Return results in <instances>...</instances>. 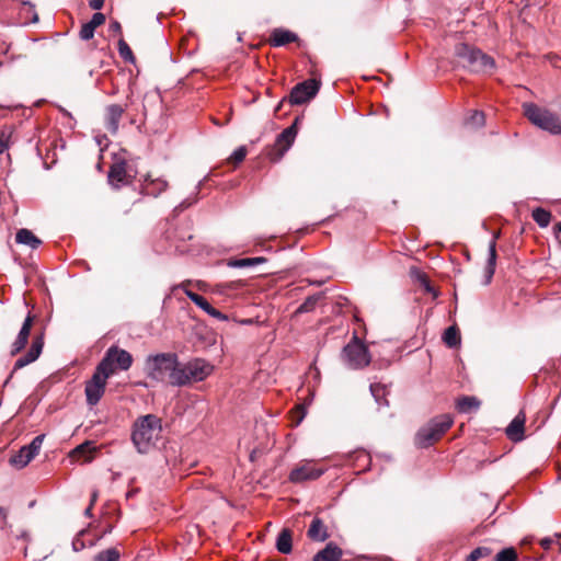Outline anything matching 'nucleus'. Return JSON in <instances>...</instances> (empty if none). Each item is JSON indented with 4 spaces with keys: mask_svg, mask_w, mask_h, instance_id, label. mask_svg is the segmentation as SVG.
<instances>
[{
    "mask_svg": "<svg viewBox=\"0 0 561 561\" xmlns=\"http://www.w3.org/2000/svg\"><path fill=\"white\" fill-rule=\"evenodd\" d=\"M162 421L154 414L138 417L133 425L131 442L139 454H147L161 438Z\"/></svg>",
    "mask_w": 561,
    "mask_h": 561,
    "instance_id": "nucleus-1",
    "label": "nucleus"
},
{
    "mask_svg": "<svg viewBox=\"0 0 561 561\" xmlns=\"http://www.w3.org/2000/svg\"><path fill=\"white\" fill-rule=\"evenodd\" d=\"M454 55L462 68L473 73H491L495 68V60L490 55L466 43L457 44Z\"/></svg>",
    "mask_w": 561,
    "mask_h": 561,
    "instance_id": "nucleus-2",
    "label": "nucleus"
},
{
    "mask_svg": "<svg viewBox=\"0 0 561 561\" xmlns=\"http://www.w3.org/2000/svg\"><path fill=\"white\" fill-rule=\"evenodd\" d=\"M524 115L542 130L552 135L561 134V121L559 116L547 108L540 107L535 103L523 104Z\"/></svg>",
    "mask_w": 561,
    "mask_h": 561,
    "instance_id": "nucleus-3",
    "label": "nucleus"
},
{
    "mask_svg": "<svg viewBox=\"0 0 561 561\" xmlns=\"http://www.w3.org/2000/svg\"><path fill=\"white\" fill-rule=\"evenodd\" d=\"M454 419L449 414H442L433 417L425 426L419 430L416 434V444L422 447H428L438 440L446 431L453 425Z\"/></svg>",
    "mask_w": 561,
    "mask_h": 561,
    "instance_id": "nucleus-4",
    "label": "nucleus"
},
{
    "mask_svg": "<svg viewBox=\"0 0 561 561\" xmlns=\"http://www.w3.org/2000/svg\"><path fill=\"white\" fill-rule=\"evenodd\" d=\"M175 360V353L149 355L145 360V371L147 377L160 382L168 381Z\"/></svg>",
    "mask_w": 561,
    "mask_h": 561,
    "instance_id": "nucleus-5",
    "label": "nucleus"
},
{
    "mask_svg": "<svg viewBox=\"0 0 561 561\" xmlns=\"http://www.w3.org/2000/svg\"><path fill=\"white\" fill-rule=\"evenodd\" d=\"M133 365V356L126 350L116 345L110 346L101 362L98 364L99 370L105 373V377H111L116 369L128 370Z\"/></svg>",
    "mask_w": 561,
    "mask_h": 561,
    "instance_id": "nucleus-6",
    "label": "nucleus"
},
{
    "mask_svg": "<svg viewBox=\"0 0 561 561\" xmlns=\"http://www.w3.org/2000/svg\"><path fill=\"white\" fill-rule=\"evenodd\" d=\"M341 358L350 369H360L370 363L367 346L356 335L343 347Z\"/></svg>",
    "mask_w": 561,
    "mask_h": 561,
    "instance_id": "nucleus-7",
    "label": "nucleus"
},
{
    "mask_svg": "<svg viewBox=\"0 0 561 561\" xmlns=\"http://www.w3.org/2000/svg\"><path fill=\"white\" fill-rule=\"evenodd\" d=\"M321 87L320 80L317 79H308L298 84H296L288 96V101L293 105H300L306 102H309L313 99Z\"/></svg>",
    "mask_w": 561,
    "mask_h": 561,
    "instance_id": "nucleus-8",
    "label": "nucleus"
},
{
    "mask_svg": "<svg viewBox=\"0 0 561 561\" xmlns=\"http://www.w3.org/2000/svg\"><path fill=\"white\" fill-rule=\"evenodd\" d=\"M108 377H105L104 371H100L96 366L95 371L92 375V378L85 383V397L87 403L89 405H95L102 398L105 392L106 380Z\"/></svg>",
    "mask_w": 561,
    "mask_h": 561,
    "instance_id": "nucleus-9",
    "label": "nucleus"
},
{
    "mask_svg": "<svg viewBox=\"0 0 561 561\" xmlns=\"http://www.w3.org/2000/svg\"><path fill=\"white\" fill-rule=\"evenodd\" d=\"M43 346H44V336H43V334L36 335L33 339L32 345H31L30 350L26 352V354H24L23 356L19 357L15 360L14 366H13V370L10 374V376L7 378V380L4 381V386H7L10 382V379L12 378V375L16 370H19V369H21V368L32 364L33 362H35L39 357V355H41V353L43 351Z\"/></svg>",
    "mask_w": 561,
    "mask_h": 561,
    "instance_id": "nucleus-10",
    "label": "nucleus"
},
{
    "mask_svg": "<svg viewBox=\"0 0 561 561\" xmlns=\"http://www.w3.org/2000/svg\"><path fill=\"white\" fill-rule=\"evenodd\" d=\"M324 470L317 468L312 461H305L290 471L289 481L293 483H301L309 480H316L320 478Z\"/></svg>",
    "mask_w": 561,
    "mask_h": 561,
    "instance_id": "nucleus-11",
    "label": "nucleus"
},
{
    "mask_svg": "<svg viewBox=\"0 0 561 561\" xmlns=\"http://www.w3.org/2000/svg\"><path fill=\"white\" fill-rule=\"evenodd\" d=\"M34 317L28 313L23 321V324L18 333L16 339L11 345L10 354L12 356L19 354L27 344Z\"/></svg>",
    "mask_w": 561,
    "mask_h": 561,
    "instance_id": "nucleus-12",
    "label": "nucleus"
},
{
    "mask_svg": "<svg viewBox=\"0 0 561 561\" xmlns=\"http://www.w3.org/2000/svg\"><path fill=\"white\" fill-rule=\"evenodd\" d=\"M186 296L190 298L191 301H193L197 307H199L202 310H204L207 314H209L213 318H216L220 321H227L228 316L224 314L218 309L214 308L208 300L194 291L187 290Z\"/></svg>",
    "mask_w": 561,
    "mask_h": 561,
    "instance_id": "nucleus-13",
    "label": "nucleus"
},
{
    "mask_svg": "<svg viewBox=\"0 0 561 561\" xmlns=\"http://www.w3.org/2000/svg\"><path fill=\"white\" fill-rule=\"evenodd\" d=\"M525 421V413L520 411L506 427L505 434L512 442L516 443L524 439Z\"/></svg>",
    "mask_w": 561,
    "mask_h": 561,
    "instance_id": "nucleus-14",
    "label": "nucleus"
},
{
    "mask_svg": "<svg viewBox=\"0 0 561 561\" xmlns=\"http://www.w3.org/2000/svg\"><path fill=\"white\" fill-rule=\"evenodd\" d=\"M125 112V107L119 104H111L105 110L106 128L110 133L116 134L119 122Z\"/></svg>",
    "mask_w": 561,
    "mask_h": 561,
    "instance_id": "nucleus-15",
    "label": "nucleus"
},
{
    "mask_svg": "<svg viewBox=\"0 0 561 561\" xmlns=\"http://www.w3.org/2000/svg\"><path fill=\"white\" fill-rule=\"evenodd\" d=\"M342 557L343 550L335 542L330 541L313 556L312 561H341Z\"/></svg>",
    "mask_w": 561,
    "mask_h": 561,
    "instance_id": "nucleus-16",
    "label": "nucleus"
},
{
    "mask_svg": "<svg viewBox=\"0 0 561 561\" xmlns=\"http://www.w3.org/2000/svg\"><path fill=\"white\" fill-rule=\"evenodd\" d=\"M297 122L298 118L277 136L276 146L279 148L280 154H284L291 147L297 135Z\"/></svg>",
    "mask_w": 561,
    "mask_h": 561,
    "instance_id": "nucleus-17",
    "label": "nucleus"
},
{
    "mask_svg": "<svg viewBox=\"0 0 561 561\" xmlns=\"http://www.w3.org/2000/svg\"><path fill=\"white\" fill-rule=\"evenodd\" d=\"M307 536L312 541L324 542L330 537V534L323 520L314 517L307 530Z\"/></svg>",
    "mask_w": 561,
    "mask_h": 561,
    "instance_id": "nucleus-18",
    "label": "nucleus"
},
{
    "mask_svg": "<svg viewBox=\"0 0 561 561\" xmlns=\"http://www.w3.org/2000/svg\"><path fill=\"white\" fill-rule=\"evenodd\" d=\"M105 22V15L96 12L92 15L91 20L81 26L79 36L82 41H89L94 36V31L98 26Z\"/></svg>",
    "mask_w": 561,
    "mask_h": 561,
    "instance_id": "nucleus-19",
    "label": "nucleus"
},
{
    "mask_svg": "<svg viewBox=\"0 0 561 561\" xmlns=\"http://www.w3.org/2000/svg\"><path fill=\"white\" fill-rule=\"evenodd\" d=\"M168 382L174 387H183L188 385L187 375L185 373L184 364L179 362V357L176 356V360L173 364L172 371L170 373V378Z\"/></svg>",
    "mask_w": 561,
    "mask_h": 561,
    "instance_id": "nucleus-20",
    "label": "nucleus"
},
{
    "mask_svg": "<svg viewBox=\"0 0 561 561\" xmlns=\"http://www.w3.org/2000/svg\"><path fill=\"white\" fill-rule=\"evenodd\" d=\"M108 182L119 187L121 184L127 183V172L125 161L114 163L108 171Z\"/></svg>",
    "mask_w": 561,
    "mask_h": 561,
    "instance_id": "nucleus-21",
    "label": "nucleus"
},
{
    "mask_svg": "<svg viewBox=\"0 0 561 561\" xmlns=\"http://www.w3.org/2000/svg\"><path fill=\"white\" fill-rule=\"evenodd\" d=\"M297 39L298 36L294 32L284 28H275L271 34V44L274 47H282Z\"/></svg>",
    "mask_w": 561,
    "mask_h": 561,
    "instance_id": "nucleus-22",
    "label": "nucleus"
},
{
    "mask_svg": "<svg viewBox=\"0 0 561 561\" xmlns=\"http://www.w3.org/2000/svg\"><path fill=\"white\" fill-rule=\"evenodd\" d=\"M168 187V182L162 179H152L150 175L146 176L144 181V190L148 195L153 197L159 196Z\"/></svg>",
    "mask_w": 561,
    "mask_h": 561,
    "instance_id": "nucleus-23",
    "label": "nucleus"
},
{
    "mask_svg": "<svg viewBox=\"0 0 561 561\" xmlns=\"http://www.w3.org/2000/svg\"><path fill=\"white\" fill-rule=\"evenodd\" d=\"M497 254L494 248V242H489L488 260L484 267V285H489L495 273Z\"/></svg>",
    "mask_w": 561,
    "mask_h": 561,
    "instance_id": "nucleus-24",
    "label": "nucleus"
},
{
    "mask_svg": "<svg viewBox=\"0 0 561 561\" xmlns=\"http://www.w3.org/2000/svg\"><path fill=\"white\" fill-rule=\"evenodd\" d=\"M190 364L195 376V381H203L206 379L211 374L214 368L210 364L201 358H195L191 360Z\"/></svg>",
    "mask_w": 561,
    "mask_h": 561,
    "instance_id": "nucleus-25",
    "label": "nucleus"
},
{
    "mask_svg": "<svg viewBox=\"0 0 561 561\" xmlns=\"http://www.w3.org/2000/svg\"><path fill=\"white\" fill-rule=\"evenodd\" d=\"M15 241L19 244L27 245L33 250L37 249L42 244V241L26 228L18 230L15 234Z\"/></svg>",
    "mask_w": 561,
    "mask_h": 561,
    "instance_id": "nucleus-26",
    "label": "nucleus"
},
{
    "mask_svg": "<svg viewBox=\"0 0 561 561\" xmlns=\"http://www.w3.org/2000/svg\"><path fill=\"white\" fill-rule=\"evenodd\" d=\"M276 549L284 554H288L293 550V536L288 528L282 529L276 539Z\"/></svg>",
    "mask_w": 561,
    "mask_h": 561,
    "instance_id": "nucleus-27",
    "label": "nucleus"
},
{
    "mask_svg": "<svg viewBox=\"0 0 561 561\" xmlns=\"http://www.w3.org/2000/svg\"><path fill=\"white\" fill-rule=\"evenodd\" d=\"M266 262V259L263 256H256V257H245V259H234L229 261L228 265L230 267H237V268H243V267H250L254 266L261 263Z\"/></svg>",
    "mask_w": 561,
    "mask_h": 561,
    "instance_id": "nucleus-28",
    "label": "nucleus"
},
{
    "mask_svg": "<svg viewBox=\"0 0 561 561\" xmlns=\"http://www.w3.org/2000/svg\"><path fill=\"white\" fill-rule=\"evenodd\" d=\"M480 407V401L476 397H462L457 401V409L461 413H468L471 410H477Z\"/></svg>",
    "mask_w": 561,
    "mask_h": 561,
    "instance_id": "nucleus-29",
    "label": "nucleus"
},
{
    "mask_svg": "<svg viewBox=\"0 0 561 561\" xmlns=\"http://www.w3.org/2000/svg\"><path fill=\"white\" fill-rule=\"evenodd\" d=\"M531 217L533 219L535 220V222L540 227V228H546L549 226L550 221H551V214L550 211L541 208V207H537L533 210V214H531Z\"/></svg>",
    "mask_w": 561,
    "mask_h": 561,
    "instance_id": "nucleus-30",
    "label": "nucleus"
},
{
    "mask_svg": "<svg viewBox=\"0 0 561 561\" xmlns=\"http://www.w3.org/2000/svg\"><path fill=\"white\" fill-rule=\"evenodd\" d=\"M322 293H318L307 297L305 301L297 308L296 313L299 314L311 312L316 308L318 301L322 298Z\"/></svg>",
    "mask_w": 561,
    "mask_h": 561,
    "instance_id": "nucleus-31",
    "label": "nucleus"
},
{
    "mask_svg": "<svg viewBox=\"0 0 561 561\" xmlns=\"http://www.w3.org/2000/svg\"><path fill=\"white\" fill-rule=\"evenodd\" d=\"M443 341L449 347H456L460 344V334L455 325L448 327L443 335Z\"/></svg>",
    "mask_w": 561,
    "mask_h": 561,
    "instance_id": "nucleus-32",
    "label": "nucleus"
},
{
    "mask_svg": "<svg viewBox=\"0 0 561 561\" xmlns=\"http://www.w3.org/2000/svg\"><path fill=\"white\" fill-rule=\"evenodd\" d=\"M33 459L34 457H30L28 453L24 451V447H21V449L10 458V463L13 467L22 469L26 467Z\"/></svg>",
    "mask_w": 561,
    "mask_h": 561,
    "instance_id": "nucleus-33",
    "label": "nucleus"
},
{
    "mask_svg": "<svg viewBox=\"0 0 561 561\" xmlns=\"http://www.w3.org/2000/svg\"><path fill=\"white\" fill-rule=\"evenodd\" d=\"M371 396L375 398L378 405H388L386 396L388 393L386 387L381 383H371L370 387Z\"/></svg>",
    "mask_w": 561,
    "mask_h": 561,
    "instance_id": "nucleus-34",
    "label": "nucleus"
},
{
    "mask_svg": "<svg viewBox=\"0 0 561 561\" xmlns=\"http://www.w3.org/2000/svg\"><path fill=\"white\" fill-rule=\"evenodd\" d=\"M44 438V434L35 436L28 445L23 446L24 451L28 453L30 457L35 458L39 454Z\"/></svg>",
    "mask_w": 561,
    "mask_h": 561,
    "instance_id": "nucleus-35",
    "label": "nucleus"
},
{
    "mask_svg": "<svg viewBox=\"0 0 561 561\" xmlns=\"http://www.w3.org/2000/svg\"><path fill=\"white\" fill-rule=\"evenodd\" d=\"M517 558L516 549L514 547H507L495 554L494 561H517Z\"/></svg>",
    "mask_w": 561,
    "mask_h": 561,
    "instance_id": "nucleus-36",
    "label": "nucleus"
},
{
    "mask_svg": "<svg viewBox=\"0 0 561 561\" xmlns=\"http://www.w3.org/2000/svg\"><path fill=\"white\" fill-rule=\"evenodd\" d=\"M118 54L126 62H135V56L124 38H119L118 41Z\"/></svg>",
    "mask_w": 561,
    "mask_h": 561,
    "instance_id": "nucleus-37",
    "label": "nucleus"
},
{
    "mask_svg": "<svg viewBox=\"0 0 561 561\" xmlns=\"http://www.w3.org/2000/svg\"><path fill=\"white\" fill-rule=\"evenodd\" d=\"M119 557L121 553L116 548H110L99 552L94 557V561H118Z\"/></svg>",
    "mask_w": 561,
    "mask_h": 561,
    "instance_id": "nucleus-38",
    "label": "nucleus"
},
{
    "mask_svg": "<svg viewBox=\"0 0 561 561\" xmlns=\"http://www.w3.org/2000/svg\"><path fill=\"white\" fill-rule=\"evenodd\" d=\"M485 123L484 113L482 111H472L466 119V124L472 127H482Z\"/></svg>",
    "mask_w": 561,
    "mask_h": 561,
    "instance_id": "nucleus-39",
    "label": "nucleus"
},
{
    "mask_svg": "<svg viewBox=\"0 0 561 561\" xmlns=\"http://www.w3.org/2000/svg\"><path fill=\"white\" fill-rule=\"evenodd\" d=\"M491 554H492L491 548L481 546V547H477L476 549H473L467 558H469L473 561H478V560L486 558Z\"/></svg>",
    "mask_w": 561,
    "mask_h": 561,
    "instance_id": "nucleus-40",
    "label": "nucleus"
},
{
    "mask_svg": "<svg viewBox=\"0 0 561 561\" xmlns=\"http://www.w3.org/2000/svg\"><path fill=\"white\" fill-rule=\"evenodd\" d=\"M245 156H247V148L244 146H241L232 152L230 159L232 160V162L238 164L244 160Z\"/></svg>",
    "mask_w": 561,
    "mask_h": 561,
    "instance_id": "nucleus-41",
    "label": "nucleus"
},
{
    "mask_svg": "<svg viewBox=\"0 0 561 561\" xmlns=\"http://www.w3.org/2000/svg\"><path fill=\"white\" fill-rule=\"evenodd\" d=\"M10 137H11V134L1 131V134H0V154H2L9 148Z\"/></svg>",
    "mask_w": 561,
    "mask_h": 561,
    "instance_id": "nucleus-42",
    "label": "nucleus"
},
{
    "mask_svg": "<svg viewBox=\"0 0 561 561\" xmlns=\"http://www.w3.org/2000/svg\"><path fill=\"white\" fill-rule=\"evenodd\" d=\"M22 5L26 7L28 9V12L32 13V19H31V22L32 23H37L38 22V14L36 13L35 11V4L28 0H23L22 1Z\"/></svg>",
    "mask_w": 561,
    "mask_h": 561,
    "instance_id": "nucleus-43",
    "label": "nucleus"
},
{
    "mask_svg": "<svg viewBox=\"0 0 561 561\" xmlns=\"http://www.w3.org/2000/svg\"><path fill=\"white\" fill-rule=\"evenodd\" d=\"M194 203H196V198H190V197L185 198L178 206H175L174 213L183 211L184 209H186L190 206H192Z\"/></svg>",
    "mask_w": 561,
    "mask_h": 561,
    "instance_id": "nucleus-44",
    "label": "nucleus"
},
{
    "mask_svg": "<svg viewBox=\"0 0 561 561\" xmlns=\"http://www.w3.org/2000/svg\"><path fill=\"white\" fill-rule=\"evenodd\" d=\"M184 366H185V373L187 375L188 383L195 381V376H194V373H193L190 362L184 364Z\"/></svg>",
    "mask_w": 561,
    "mask_h": 561,
    "instance_id": "nucleus-45",
    "label": "nucleus"
},
{
    "mask_svg": "<svg viewBox=\"0 0 561 561\" xmlns=\"http://www.w3.org/2000/svg\"><path fill=\"white\" fill-rule=\"evenodd\" d=\"M110 31L116 34L122 33V25L118 21H112L110 24Z\"/></svg>",
    "mask_w": 561,
    "mask_h": 561,
    "instance_id": "nucleus-46",
    "label": "nucleus"
},
{
    "mask_svg": "<svg viewBox=\"0 0 561 561\" xmlns=\"http://www.w3.org/2000/svg\"><path fill=\"white\" fill-rule=\"evenodd\" d=\"M105 0H90L89 5L93 10H100L104 5Z\"/></svg>",
    "mask_w": 561,
    "mask_h": 561,
    "instance_id": "nucleus-47",
    "label": "nucleus"
},
{
    "mask_svg": "<svg viewBox=\"0 0 561 561\" xmlns=\"http://www.w3.org/2000/svg\"><path fill=\"white\" fill-rule=\"evenodd\" d=\"M552 543H553V540L551 538H543L540 540V546L546 550H548Z\"/></svg>",
    "mask_w": 561,
    "mask_h": 561,
    "instance_id": "nucleus-48",
    "label": "nucleus"
},
{
    "mask_svg": "<svg viewBox=\"0 0 561 561\" xmlns=\"http://www.w3.org/2000/svg\"><path fill=\"white\" fill-rule=\"evenodd\" d=\"M8 516V512L4 507L0 506V518L5 520Z\"/></svg>",
    "mask_w": 561,
    "mask_h": 561,
    "instance_id": "nucleus-49",
    "label": "nucleus"
},
{
    "mask_svg": "<svg viewBox=\"0 0 561 561\" xmlns=\"http://www.w3.org/2000/svg\"><path fill=\"white\" fill-rule=\"evenodd\" d=\"M500 237V231H495L492 236V239L490 242H494V248L496 249V240L499 239Z\"/></svg>",
    "mask_w": 561,
    "mask_h": 561,
    "instance_id": "nucleus-50",
    "label": "nucleus"
},
{
    "mask_svg": "<svg viewBox=\"0 0 561 561\" xmlns=\"http://www.w3.org/2000/svg\"><path fill=\"white\" fill-rule=\"evenodd\" d=\"M92 506H93V505H91V504H90V505L85 508V511H84V515H85L87 517H91V516H92Z\"/></svg>",
    "mask_w": 561,
    "mask_h": 561,
    "instance_id": "nucleus-51",
    "label": "nucleus"
},
{
    "mask_svg": "<svg viewBox=\"0 0 561 561\" xmlns=\"http://www.w3.org/2000/svg\"><path fill=\"white\" fill-rule=\"evenodd\" d=\"M96 499H98V492H96V491H94V492L92 493V495H91V503H90V504H91V505H93V504H94V502L96 501Z\"/></svg>",
    "mask_w": 561,
    "mask_h": 561,
    "instance_id": "nucleus-52",
    "label": "nucleus"
},
{
    "mask_svg": "<svg viewBox=\"0 0 561 561\" xmlns=\"http://www.w3.org/2000/svg\"><path fill=\"white\" fill-rule=\"evenodd\" d=\"M424 284H425L426 290L432 291V287H431L430 283L427 282V279H424Z\"/></svg>",
    "mask_w": 561,
    "mask_h": 561,
    "instance_id": "nucleus-53",
    "label": "nucleus"
},
{
    "mask_svg": "<svg viewBox=\"0 0 561 561\" xmlns=\"http://www.w3.org/2000/svg\"><path fill=\"white\" fill-rule=\"evenodd\" d=\"M554 232H556V233L561 232V222H559L558 225H556V227H554Z\"/></svg>",
    "mask_w": 561,
    "mask_h": 561,
    "instance_id": "nucleus-54",
    "label": "nucleus"
},
{
    "mask_svg": "<svg viewBox=\"0 0 561 561\" xmlns=\"http://www.w3.org/2000/svg\"><path fill=\"white\" fill-rule=\"evenodd\" d=\"M111 531H112V526L105 527L104 534H107V533H111Z\"/></svg>",
    "mask_w": 561,
    "mask_h": 561,
    "instance_id": "nucleus-55",
    "label": "nucleus"
},
{
    "mask_svg": "<svg viewBox=\"0 0 561 561\" xmlns=\"http://www.w3.org/2000/svg\"><path fill=\"white\" fill-rule=\"evenodd\" d=\"M111 531H112V526L105 527L104 534H107V533H111Z\"/></svg>",
    "mask_w": 561,
    "mask_h": 561,
    "instance_id": "nucleus-56",
    "label": "nucleus"
},
{
    "mask_svg": "<svg viewBox=\"0 0 561 561\" xmlns=\"http://www.w3.org/2000/svg\"><path fill=\"white\" fill-rule=\"evenodd\" d=\"M79 548H80V545H77L76 542H73V549H75L76 551H78V550H79Z\"/></svg>",
    "mask_w": 561,
    "mask_h": 561,
    "instance_id": "nucleus-57",
    "label": "nucleus"
},
{
    "mask_svg": "<svg viewBox=\"0 0 561 561\" xmlns=\"http://www.w3.org/2000/svg\"><path fill=\"white\" fill-rule=\"evenodd\" d=\"M79 548H80V545H77L76 542H73V549H75L76 551H78V550H79Z\"/></svg>",
    "mask_w": 561,
    "mask_h": 561,
    "instance_id": "nucleus-58",
    "label": "nucleus"
},
{
    "mask_svg": "<svg viewBox=\"0 0 561 561\" xmlns=\"http://www.w3.org/2000/svg\"><path fill=\"white\" fill-rule=\"evenodd\" d=\"M201 185H202V182H198V185L196 186V191L199 190Z\"/></svg>",
    "mask_w": 561,
    "mask_h": 561,
    "instance_id": "nucleus-59",
    "label": "nucleus"
}]
</instances>
